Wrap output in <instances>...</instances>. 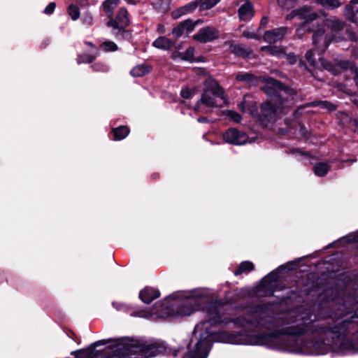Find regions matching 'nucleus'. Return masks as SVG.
<instances>
[{"label":"nucleus","mask_w":358,"mask_h":358,"mask_svg":"<svg viewBox=\"0 0 358 358\" xmlns=\"http://www.w3.org/2000/svg\"><path fill=\"white\" fill-rule=\"evenodd\" d=\"M351 321L348 319L338 322L334 327H321V336H326L323 341L318 340L313 342H303L299 338L295 341V344L289 346L296 349L291 350L300 352H308L316 355H324L331 350L341 355H349L358 352V331L350 338L345 336V331L348 329L350 322H355V316L350 317Z\"/></svg>","instance_id":"f257e3e1"},{"label":"nucleus","mask_w":358,"mask_h":358,"mask_svg":"<svg viewBox=\"0 0 358 358\" xmlns=\"http://www.w3.org/2000/svg\"><path fill=\"white\" fill-rule=\"evenodd\" d=\"M215 296L213 292L206 288H197L179 294L178 298L171 304L169 310L168 304H161L162 310L157 312L159 317L188 316L194 311L202 310L211 303Z\"/></svg>","instance_id":"f03ea898"},{"label":"nucleus","mask_w":358,"mask_h":358,"mask_svg":"<svg viewBox=\"0 0 358 358\" xmlns=\"http://www.w3.org/2000/svg\"><path fill=\"white\" fill-rule=\"evenodd\" d=\"M213 340L236 345H262L266 343V338L259 335H234L225 331L213 334L206 331L194 344V349L190 350L182 358H207Z\"/></svg>","instance_id":"7ed1b4c3"},{"label":"nucleus","mask_w":358,"mask_h":358,"mask_svg":"<svg viewBox=\"0 0 358 358\" xmlns=\"http://www.w3.org/2000/svg\"><path fill=\"white\" fill-rule=\"evenodd\" d=\"M263 91L271 97V101L263 103L261 106L260 120L262 123L267 127L268 123L274 122L279 113H283L282 92H285L284 85L278 80L268 78L265 85L262 87Z\"/></svg>","instance_id":"20e7f679"},{"label":"nucleus","mask_w":358,"mask_h":358,"mask_svg":"<svg viewBox=\"0 0 358 358\" xmlns=\"http://www.w3.org/2000/svg\"><path fill=\"white\" fill-rule=\"evenodd\" d=\"M309 313H301L297 310H290L282 317V328L280 332L282 334L294 336L301 334L310 329L313 322Z\"/></svg>","instance_id":"39448f33"},{"label":"nucleus","mask_w":358,"mask_h":358,"mask_svg":"<svg viewBox=\"0 0 358 358\" xmlns=\"http://www.w3.org/2000/svg\"><path fill=\"white\" fill-rule=\"evenodd\" d=\"M229 103L228 99L224 95V90L215 80L210 81L201 98L194 107L196 111H203L202 106L208 108L222 107Z\"/></svg>","instance_id":"423d86ee"},{"label":"nucleus","mask_w":358,"mask_h":358,"mask_svg":"<svg viewBox=\"0 0 358 358\" xmlns=\"http://www.w3.org/2000/svg\"><path fill=\"white\" fill-rule=\"evenodd\" d=\"M325 24L331 30V36L324 35L323 28L317 29L313 36L314 45H318L322 51L326 50L331 41L341 40L340 32L343 29V23L334 17L326 20Z\"/></svg>","instance_id":"0eeeda50"},{"label":"nucleus","mask_w":358,"mask_h":358,"mask_svg":"<svg viewBox=\"0 0 358 358\" xmlns=\"http://www.w3.org/2000/svg\"><path fill=\"white\" fill-rule=\"evenodd\" d=\"M318 16V13L314 11L311 7L304 6L292 10L286 16V20H292L295 17H298L299 19L303 21L301 25V29H306L308 24L315 20Z\"/></svg>","instance_id":"6e6552de"},{"label":"nucleus","mask_w":358,"mask_h":358,"mask_svg":"<svg viewBox=\"0 0 358 358\" xmlns=\"http://www.w3.org/2000/svg\"><path fill=\"white\" fill-rule=\"evenodd\" d=\"M225 142L234 145H243L248 142V137L244 132L236 129L230 128L224 134Z\"/></svg>","instance_id":"1a4fd4ad"},{"label":"nucleus","mask_w":358,"mask_h":358,"mask_svg":"<svg viewBox=\"0 0 358 358\" xmlns=\"http://www.w3.org/2000/svg\"><path fill=\"white\" fill-rule=\"evenodd\" d=\"M208 313V321L203 322L198 324L194 330V334L196 335L199 331L205 329V325L207 323H210L211 324H222L224 321L221 320V315H220V311L217 309V307H209L207 310Z\"/></svg>","instance_id":"9d476101"},{"label":"nucleus","mask_w":358,"mask_h":358,"mask_svg":"<svg viewBox=\"0 0 358 358\" xmlns=\"http://www.w3.org/2000/svg\"><path fill=\"white\" fill-rule=\"evenodd\" d=\"M218 37L217 30L213 27H206L201 29L195 35L194 39L201 42L208 43L212 41Z\"/></svg>","instance_id":"9b49d317"},{"label":"nucleus","mask_w":358,"mask_h":358,"mask_svg":"<svg viewBox=\"0 0 358 358\" xmlns=\"http://www.w3.org/2000/svg\"><path fill=\"white\" fill-rule=\"evenodd\" d=\"M129 24L128 12L125 8H120L115 20L111 19L108 25L119 30L124 29Z\"/></svg>","instance_id":"f8f14e48"},{"label":"nucleus","mask_w":358,"mask_h":358,"mask_svg":"<svg viewBox=\"0 0 358 358\" xmlns=\"http://www.w3.org/2000/svg\"><path fill=\"white\" fill-rule=\"evenodd\" d=\"M286 31L287 28L285 27H280L274 29L271 31H267L264 35V39L267 43H275L277 41L282 39Z\"/></svg>","instance_id":"ddd939ff"},{"label":"nucleus","mask_w":358,"mask_h":358,"mask_svg":"<svg viewBox=\"0 0 358 358\" xmlns=\"http://www.w3.org/2000/svg\"><path fill=\"white\" fill-rule=\"evenodd\" d=\"M159 295V290L152 287H145L140 292L139 297L145 303H150Z\"/></svg>","instance_id":"4468645a"},{"label":"nucleus","mask_w":358,"mask_h":358,"mask_svg":"<svg viewBox=\"0 0 358 358\" xmlns=\"http://www.w3.org/2000/svg\"><path fill=\"white\" fill-rule=\"evenodd\" d=\"M238 108L243 113H248L253 115L257 112V106L251 98L247 95L243 97V101L238 103Z\"/></svg>","instance_id":"2eb2a0df"},{"label":"nucleus","mask_w":358,"mask_h":358,"mask_svg":"<svg viewBox=\"0 0 358 358\" xmlns=\"http://www.w3.org/2000/svg\"><path fill=\"white\" fill-rule=\"evenodd\" d=\"M345 16L352 22H358V0H351L345 8Z\"/></svg>","instance_id":"dca6fc26"},{"label":"nucleus","mask_w":358,"mask_h":358,"mask_svg":"<svg viewBox=\"0 0 358 358\" xmlns=\"http://www.w3.org/2000/svg\"><path fill=\"white\" fill-rule=\"evenodd\" d=\"M199 3L196 1H192L188 4L180 8L178 10H176L172 12V17L174 19H177L180 17L182 15L189 13L192 12L197 6Z\"/></svg>","instance_id":"f3484780"},{"label":"nucleus","mask_w":358,"mask_h":358,"mask_svg":"<svg viewBox=\"0 0 358 358\" xmlns=\"http://www.w3.org/2000/svg\"><path fill=\"white\" fill-rule=\"evenodd\" d=\"M238 15L241 20H249L253 16L252 6L250 3H245L238 9Z\"/></svg>","instance_id":"a211bd4d"},{"label":"nucleus","mask_w":358,"mask_h":358,"mask_svg":"<svg viewBox=\"0 0 358 358\" xmlns=\"http://www.w3.org/2000/svg\"><path fill=\"white\" fill-rule=\"evenodd\" d=\"M173 44V43L165 36H159L157 39H155L152 43L153 46L156 48L164 50L170 49L172 47Z\"/></svg>","instance_id":"6ab92c4d"},{"label":"nucleus","mask_w":358,"mask_h":358,"mask_svg":"<svg viewBox=\"0 0 358 358\" xmlns=\"http://www.w3.org/2000/svg\"><path fill=\"white\" fill-rule=\"evenodd\" d=\"M238 81L245 83L250 85H256L258 83L257 78L252 73H241L236 76Z\"/></svg>","instance_id":"aec40b11"},{"label":"nucleus","mask_w":358,"mask_h":358,"mask_svg":"<svg viewBox=\"0 0 358 358\" xmlns=\"http://www.w3.org/2000/svg\"><path fill=\"white\" fill-rule=\"evenodd\" d=\"M225 45L229 46V51L237 56L245 57L248 55L247 50L241 45L234 44L230 41L225 42Z\"/></svg>","instance_id":"412c9836"},{"label":"nucleus","mask_w":358,"mask_h":358,"mask_svg":"<svg viewBox=\"0 0 358 358\" xmlns=\"http://www.w3.org/2000/svg\"><path fill=\"white\" fill-rule=\"evenodd\" d=\"M98 55L99 50L96 47H94V51H93L92 54H83L78 55L77 62L78 64L91 63L96 59Z\"/></svg>","instance_id":"4be33fe9"},{"label":"nucleus","mask_w":358,"mask_h":358,"mask_svg":"<svg viewBox=\"0 0 358 358\" xmlns=\"http://www.w3.org/2000/svg\"><path fill=\"white\" fill-rule=\"evenodd\" d=\"M114 140L120 141L126 138L129 134V129L125 126H120L113 129Z\"/></svg>","instance_id":"5701e85b"},{"label":"nucleus","mask_w":358,"mask_h":358,"mask_svg":"<svg viewBox=\"0 0 358 358\" xmlns=\"http://www.w3.org/2000/svg\"><path fill=\"white\" fill-rule=\"evenodd\" d=\"M150 71V68L148 66L141 64L134 67L131 70L130 73L133 77H141L148 73Z\"/></svg>","instance_id":"b1692460"},{"label":"nucleus","mask_w":358,"mask_h":358,"mask_svg":"<svg viewBox=\"0 0 358 358\" xmlns=\"http://www.w3.org/2000/svg\"><path fill=\"white\" fill-rule=\"evenodd\" d=\"M119 3L120 0H106L103 3V9L106 12L108 17H112L113 10L117 6Z\"/></svg>","instance_id":"393cba45"},{"label":"nucleus","mask_w":358,"mask_h":358,"mask_svg":"<svg viewBox=\"0 0 358 358\" xmlns=\"http://www.w3.org/2000/svg\"><path fill=\"white\" fill-rule=\"evenodd\" d=\"M254 269V265L250 262H242L238 268L234 271V274L236 275H238L243 273H248L249 271H251Z\"/></svg>","instance_id":"a878e982"},{"label":"nucleus","mask_w":358,"mask_h":358,"mask_svg":"<svg viewBox=\"0 0 358 358\" xmlns=\"http://www.w3.org/2000/svg\"><path fill=\"white\" fill-rule=\"evenodd\" d=\"M316 2L328 9H334L341 6L338 0H316Z\"/></svg>","instance_id":"bb28decb"},{"label":"nucleus","mask_w":358,"mask_h":358,"mask_svg":"<svg viewBox=\"0 0 358 358\" xmlns=\"http://www.w3.org/2000/svg\"><path fill=\"white\" fill-rule=\"evenodd\" d=\"M329 166L326 163H318L314 166V172L317 176H324L329 171Z\"/></svg>","instance_id":"cd10ccee"},{"label":"nucleus","mask_w":358,"mask_h":358,"mask_svg":"<svg viewBox=\"0 0 358 358\" xmlns=\"http://www.w3.org/2000/svg\"><path fill=\"white\" fill-rule=\"evenodd\" d=\"M262 50H266L270 55L278 57H282L285 56V53L283 50L277 46H268L262 48Z\"/></svg>","instance_id":"c85d7f7f"},{"label":"nucleus","mask_w":358,"mask_h":358,"mask_svg":"<svg viewBox=\"0 0 358 358\" xmlns=\"http://www.w3.org/2000/svg\"><path fill=\"white\" fill-rule=\"evenodd\" d=\"M200 22V20H196L195 22H193L190 20H185L183 22H182V27L184 28V31L185 33H190L192 32L194 27H196V25Z\"/></svg>","instance_id":"c756f323"},{"label":"nucleus","mask_w":358,"mask_h":358,"mask_svg":"<svg viewBox=\"0 0 358 358\" xmlns=\"http://www.w3.org/2000/svg\"><path fill=\"white\" fill-rule=\"evenodd\" d=\"M220 0H199V8L201 10L210 9L215 6Z\"/></svg>","instance_id":"7c9ffc66"},{"label":"nucleus","mask_w":358,"mask_h":358,"mask_svg":"<svg viewBox=\"0 0 358 358\" xmlns=\"http://www.w3.org/2000/svg\"><path fill=\"white\" fill-rule=\"evenodd\" d=\"M278 278V273L273 271V272H271L269 274H268L266 277H264L262 282L265 285H266L268 287H270V286H271V284L273 282H276Z\"/></svg>","instance_id":"2f4dec72"},{"label":"nucleus","mask_w":358,"mask_h":358,"mask_svg":"<svg viewBox=\"0 0 358 358\" xmlns=\"http://www.w3.org/2000/svg\"><path fill=\"white\" fill-rule=\"evenodd\" d=\"M102 50L105 52H114L117 50V45L113 41H104L101 45Z\"/></svg>","instance_id":"473e14b6"},{"label":"nucleus","mask_w":358,"mask_h":358,"mask_svg":"<svg viewBox=\"0 0 358 358\" xmlns=\"http://www.w3.org/2000/svg\"><path fill=\"white\" fill-rule=\"evenodd\" d=\"M69 14L73 20H76L80 17L79 8L75 5H70L69 6Z\"/></svg>","instance_id":"72a5a7b5"},{"label":"nucleus","mask_w":358,"mask_h":358,"mask_svg":"<svg viewBox=\"0 0 358 358\" xmlns=\"http://www.w3.org/2000/svg\"><path fill=\"white\" fill-rule=\"evenodd\" d=\"M245 322L253 324L257 322V320L253 315H248L247 317H244L243 320L238 318L234 321V323L241 326H243Z\"/></svg>","instance_id":"f704fd0d"},{"label":"nucleus","mask_w":358,"mask_h":358,"mask_svg":"<svg viewBox=\"0 0 358 358\" xmlns=\"http://www.w3.org/2000/svg\"><path fill=\"white\" fill-rule=\"evenodd\" d=\"M224 114L227 115L231 120H233L236 123L241 122L242 117L241 116L236 112L234 110H226Z\"/></svg>","instance_id":"c9c22d12"},{"label":"nucleus","mask_w":358,"mask_h":358,"mask_svg":"<svg viewBox=\"0 0 358 358\" xmlns=\"http://www.w3.org/2000/svg\"><path fill=\"white\" fill-rule=\"evenodd\" d=\"M278 5L283 10H289L294 7V2L292 0H278Z\"/></svg>","instance_id":"e433bc0d"},{"label":"nucleus","mask_w":358,"mask_h":358,"mask_svg":"<svg viewBox=\"0 0 358 358\" xmlns=\"http://www.w3.org/2000/svg\"><path fill=\"white\" fill-rule=\"evenodd\" d=\"M194 53V48L193 47L188 48L182 54L181 59L187 61H192Z\"/></svg>","instance_id":"4c0bfd02"},{"label":"nucleus","mask_w":358,"mask_h":358,"mask_svg":"<svg viewBox=\"0 0 358 358\" xmlns=\"http://www.w3.org/2000/svg\"><path fill=\"white\" fill-rule=\"evenodd\" d=\"M341 241L345 243H358V231L342 238Z\"/></svg>","instance_id":"58836bf2"},{"label":"nucleus","mask_w":358,"mask_h":358,"mask_svg":"<svg viewBox=\"0 0 358 358\" xmlns=\"http://www.w3.org/2000/svg\"><path fill=\"white\" fill-rule=\"evenodd\" d=\"M172 34L176 38H179L185 34L184 28L182 27L181 22L176 27L173 29Z\"/></svg>","instance_id":"ea45409f"},{"label":"nucleus","mask_w":358,"mask_h":358,"mask_svg":"<svg viewBox=\"0 0 358 358\" xmlns=\"http://www.w3.org/2000/svg\"><path fill=\"white\" fill-rule=\"evenodd\" d=\"M313 52L312 50H308L306 53V59L310 65L315 66L316 64V61L313 58Z\"/></svg>","instance_id":"a19ab883"},{"label":"nucleus","mask_w":358,"mask_h":358,"mask_svg":"<svg viewBox=\"0 0 358 358\" xmlns=\"http://www.w3.org/2000/svg\"><path fill=\"white\" fill-rule=\"evenodd\" d=\"M56 7V5L54 2H51L45 8L44 10V13L45 14H51L53 13V11L55 10V8Z\"/></svg>","instance_id":"79ce46f5"},{"label":"nucleus","mask_w":358,"mask_h":358,"mask_svg":"<svg viewBox=\"0 0 358 358\" xmlns=\"http://www.w3.org/2000/svg\"><path fill=\"white\" fill-rule=\"evenodd\" d=\"M92 67L96 71H107L108 70V66L106 64L101 65L99 64H96L93 65Z\"/></svg>","instance_id":"37998d69"},{"label":"nucleus","mask_w":358,"mask_h":358,"mask_svg":"<svg viewBox=\"0 0 358 358\" xmlns=\"http://www.w3.org/2000/svg\"><path fill=\"white\" fill-rule=\"evenodd\" d=\"M243 36L248 38H257V34L254 32H251L249 29L244 30L243 31Z\"/></svg>","instance_id":"c03bdc74"},{"label":"nucleus","mask_w":358,"mask_h":358,"mask_svg":"<svg viewBox=\"0 0 358 358\" xmlns=\"http://www.w3.org/2000/svg\"><path fill=\"white\" fill-rule=\"evenodd\" d=\"M192 92L189 89H182L180 92L181 96L184 99H189L191 97Z\"/></svg>","instance_id":"a18cd8bd"},{"label":"nucleus","mask_w":358,"mask_h":358,"mask_svg":"<svg viewBox=\"0 0 358 358\" xmlns=\"http://www.w3.org/2000/svg\"><path fill=\"white\" fill-rule=\"evenodd\" d=\"M322 106L323 108H325L329 110H334L336 109V107L334 104L329 103L327 101L322 102Z\"/></svg>","instance_id":"49530a36"},{"label":"nucleus","mask_w":358,"mask_h":358,"mask_svg":"<svg viewBox=\"0 0 358 358\" xmlns=\"http://www.w3.org/2000/svg\"><path fill=\"white\" fill-rule=\"evenodd\" d=\"M93 17L90 14H86L83 17V22L87 24H92Z\"/></svg>","instance_id":"de8ad7c7"},{"label":"nucleus","mask_w":358,"mask_h":358,"mask_svg":"<svg viewBox=\"0 0 358 358\" xmlns=\"http://www.w3.org/2000/svg\"><path fill=\"white\" fill-rule=\"evenodd\" d=\"M156 351L157 350L154 347H150L145 354L148 356H155L156 355Z\"/></svg>","instance_id":"09e8293b"},{"label":"nucleus","mask_w":358,"mask_h":358,"mask_svg":"<svg viewBox=\"0 0 358 358\" xmlns=\"http://www.w3.org/2000/svg\"><path fill=\"white\" fill-rule=\"evenodd\" d=\"M108 343V340H101V341H98L94 343L93 345L94 347H97V346H100V345H102L107 344Z\"/></svg>","instance_id":"8fccbe9b"},{"label":"nucleus","mask_w":358,"mask_h":358,"mask_svg":"<svg viewBox=\"0 0 358 358\" xmlns=\"http://www.w3.org/2000/svg\"><path fill=\"white\" fill-rule=\"evenodd\" d=\"M287 58L291 64H294L297 60V58L294 55H288Z\"/></svg>","instance_id":"3c124183"},{"label":"nucleus","mask_w":358,"mask_h":358,"mask_svg":"<svg viewBox=\"0 0 358 358\" xmlns=\"http://www.w3.org/2000/svg\"><path fill=\"white\" fill-rule=\"evenodd\" d=\"M128 4L136 5L141 2L142 0H124Z\"/></svg>","instance_id":"603ef678"},{"label":"nucleus","mask_w":358,"mask_h":358,"mask_svg":"<svg viewBox=\"0 0 358 358\" xmlns=\"http://www.w3.org/2000/svg\"><path fill=\"white\" fill-rule=\"evenodd\" d=\"M157 31L160 34H164L165 32V27L163 24H159L157 26Z\"/></svg>","instance_id":"864d4df0"},{"label":"nucleus","mask_w":358,"mask_h":358,"mask_svg":"<svg viewBox=\"0 0 358 358\" xmlns=\"http://www.w3.org/2000/svg\"><path fill=\"white\" fill-rule=\"evenodd\" d=\"M113 307H115L117 310H120L121 308L123 306V305L117 303H113Z\"/></svg>","instance_id":"5fc2aeb1"},{"label":"nucleus","mask_w":358,"mask_h":358,"mask_svg":"<svg viewBox=\"0 0 358 358\" xmlns=\"http://www.w3.org/2000/svg\"><path fill=\"white\" fill-rule=\"evenodd\" d=\"M199 122H207L208 120L206 117H201L198 119Z\"/></svg>","instance_id":"6e6d98bb"},{"label":"nucleus","mask_w":358,"mask_h":358,"mask_svg":"<svg viewBox=\"0 0 358 358\" xmlns=\"http://www.w3.org/2000/svg\"><path fill=\"white\" fill-rule=\"evenodd\" d=\"M85 44L87 45L91 46L93 48V51H94V47H96V46L94 45L92 43H90V42H85Z\"/></svg>","instance_id":"4d7b16f0"},{"label":"nucleus","mask_w":358,"mask_h":358,"mask_svg":"<svg viewBox=\"0 0 358 358\" xmlns=\"http://www.w3.org/2000/svg\"><path fill=\"white\" fill-rule=\"evenodd\" d=\"M345 315V314H344V313H336L335 317H338V318H339V317H342L343 315Z\"/></svg>","instance_id":"13d9d810"},{"label":"nucleus","mask_w":358,"mask_h":358,"mask_svg":"<svg viewBox=\"0 0 358 358\" xmlns=\"http://www.w3.org/2000/svg\"><path fill=\"white\" fill-rule=\"evenodd\" d=\"M176 54H177V53H173V56H172V57H173V58H176Z\"/></svg>","instance_id":"bf43d9fd"},{"label":"nucleus","mask_w":358,"mask_h":358,"mask_svg":"<svg viewBox=\"0 0 358 358\" xmlns=\"http://www.w3.org/2000/svg\"><path fill=\"white\" fill-rule=\"evenodd\" d=\"M292 340H293V338H289V342L292 341Z\"/></svg>","instance_id":"052dcab7"},{"label":"nucleus","mask_w":358,"mask_h":358,"mask_svg":"<svg viewBox=\"0 0 358 358\" xmlns=\"http://www.w3.org/2000/svg\"><path fill=\"white\" fill-rule=\"evenodd\" d=\"M124 358H125V357H124Z\"/></svg>","instance_id":"680f3d73"}]
</instances>
